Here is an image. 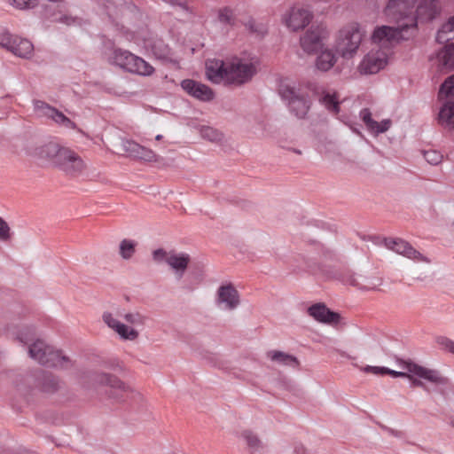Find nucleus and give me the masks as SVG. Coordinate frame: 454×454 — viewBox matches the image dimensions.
Here are the masks:
<instances>
[{"label": "nucleus", "instance_id": "09e8293b", "mask_svg": "<svg viewBox=\"0 0 454 454\" xmlns=\"http://www.w3.org/2000/svg\"><path fill=\"white\" fill-rule=\"evenodd\" d=\"M161 138H162V135H157V136L155 137V139H156V140H160Z\"/></svg>", "mask_w": 454, "mask_h": 454}, {"label": "nucleus", "instance_id": "4be33fe9", "mask_svg": "<svg viewBox=\"0 0 454 454\" xmlns=\"http://www.w3.org/2000/svg\"><path fill=\"white\" fill-rule=\"evenodd\" d=\"M432 60L435 67L441 72L454 70V43L442 47L436 52Z\"/></svg>", "mask_w": 454, "mask_h": 454}, {"label": "nucleus", "instance_id": "a19ab883", "mask_svg": "<svg viewBox=\"0 0 454 454\" xmlns=\"http://www.w3.org/2000/svg\"><path fill=\"white\" fill-rule=\"evenodd\" d=\"M10 5L18 10H28L35 7L38 0H8Z\"/></svg>", "mask_w": 454, "mask_h": 454}, {"label": "nucleus", "instance_id": "f3484780", "mask_svg": "<svg viewBox=\"0 0 454 454\" xmlns=\"http://www.w3.org/2000/svg\"><path fill=\"white\" fill-rule=\"evenodd\" d=\"M215 304L224 310H234L240 304L238 290L231 284H224L218 287L215 294Z\"/></svg>", "mask_w": 454, "mask_h": 454}, {"label": "nucleus", "instance_id": "49530a36", "mask_svg": "<svg viewBox=\"0 0 454 454\" xmlns=\"http://www.w3.org/2000/svg\"><path fill=\"white\" fill-rule=\"evenodd\" d=\"M219 20L223 23H230L232 20L233 14L229 9H223L219 12Z\"/></svg>", "mask_w": 454, "mask_h": 454}, {"label": "nucleus", "instance_id": "6e6552de", "mask_svg": "<svg viewBox=\"0 0 454 454\" xmlns=\"http://www.w3.org/2000/svg\"><path fill=\"white\" fill-rule=\"evenodd\" d=\"M406 29L401 24L397 27L379 26L372 31L370 40L373 48L387 51L391 56L392 48L404 38L403 32Z\"/></svg>", "mask_w": 454, "mask_h": 454}, {"label": "nucleus", "instance_id": "393cba45", "mask_svg": "<svg viewBox=\"0 0 454 454\" xmlns=\"http://www.w3.org/2000/svg\"><path fill=\"white\" fill-rule=\"evenodd\" d=\"M317 53L315 67L321 72L331 70L335 66L340 57L336 50L334 51L328 46H325Z\"/></svg>", "mask_w": 454, "mask_h": 454}, {"label": "nucleus", "instance_id": "2f4dec72", "mask_svg": "<svg viewBox=\"0 0 454 454\" xmlns=\"http://www.w3.org/2000/svg\"><path fill=\"white\" fill-rule=\"evenodd\" d=\"M137 246V242L133 239H124L121 240L119 244V254L121 258L125 261L130 260L136 254Z\"/></svg>", "mask_w": 454, "mask_h": 454}, {"label": "nucleus", "instance_id": "c85d7f7f", "mask_svg": "<svg viewBox=\"0 0 454 454\" xmlns=\"http://www.w3.org/2000/svg\"><path fill=\"white\" fill-rule=\"evenodd\" d=\"M438 121L445 128L454 129V101L445 100L440 108Z\"/></svg>", "mask_w": 454, "mask_h": 454}, {"label": "nucleus", "instance_id": "a878e982", "mask_svg": "<svg viewBox=\"0 0 454 454\" xmlns=\"http://www.w3.org/2000/svg\"><path fill=\"white\" fill-rule=\"evenodd\" d=\"M6 331L8 334L18 340L23 345H28L32 343L35 339V328L27 325H10L7 326Z\"/></svg>", "mask_w": 454, "mask_h": 454}, {"label": "nucleus", "instance_id": "412c9836", "mask_svg": "<svg viewBox=\"0 0 454 454\" xmlns=\"http://www.w3.org/2000/svg\"><path fill=\"white\" fill-rule=\"evenodd\" d=\"M359 115L367 131L375 137L387 132L392 126V121L390 119H384L381 121L374 120L372 113L367 108L361 110Z\"/></svg>", "mask_w": 454, "mask_h": 454}, {"label": "nucleus", "instance_id": "473e14b6", "mask_svg": "<svg viewBox=\"0 0 454 454\" xmlns=\"http://www.w3.org/2000/svg\"><path fill=\"white\" fill-rule=\"evenodd\" d=\"M454 97V74L449 76L441 85L438 98L441 101Z\"/></svg>", "mask_w": 454, "mask_h": 454}, {"label": "nucleus", "instance_id": "f704fd0d", "mask_svg": "<svg viewBox=\"0 0 454 454\" xmlns=\"http://www.w3.org/2000/svg\"><path fill=\"white\" fill-rule=\"evenodd\" d=\"M134 159L147 162H156L159 156L150 148L138 145Z\"/></svg>", "mask_w": 454, "mask_h": 454}, {"label": "nucleus", "instance_id": "e433bc0d", "mask_svg": "<svg viewBox=\"0 0 454 454\" xmlns=\"http://www.w3.org/2000/svg\"><path fill=\"white\" fill-rule=\"evenodd\" d=\"M321 102L330 111L333 113L339 112V101L335 93L325 92L321 98Z\"/></svg>", "mask_w": 454, "mask_h": 454}, {"label": "nucleus", "instance_id": "7ed1b4c3", "mask_svg": "<svg viewBox=\"0 0 454 454\" xmlns=\"http://www.w3.org/2000/svg\"><path fill=\"white\" fill-rule=\"evenodd\" d=\"M39 155L70 176L82 174L87 167L75 152L54 143L43 145L40 149Z\"/></svg>", "mask_w": 454, "mask_h": 454}, {"label": "nucleus", "instance_id": "2eb2a0df", "mask_svg": "<svg viewBox=\"0 0 454 454\" xmlns=\"http://www.w3.org/2000/svg\"><path fill=\"white\" fill-rule=\"evenodd\" d=\"M385 246L387 249L403 255L414 262L429 265L431 261L428 257L416 250L410 243L400 239H385Z\"/></svg>", "mask_w": 454, "mask_h": 454}, {"label": "nucleus", "instance_id": "4468645a", "mask_svg": "<svg viewBox=\"0 0 454 454\" xmlns=\"http://www.w3.org/2000/svg\"><path fill=\"white\" fill-rule=\"evenodd\" d=\"M34 110L39 117L51 120L62 128L67 129H77L76 124L62 112L42 100L34 101Z\"/></svg>", "mask_w": 454, "mask_h": 454}, {"label": "nucleus", "instance_id": "8fccbe9b", "mask_svg": "<svg viewBox=\"0 0 454 454\" xmlns=\"http://www.w3.org/2000/svg\"><path fill=\"white\" fill-rule=\"evenodd\" d=\"M452 426L454 427V420L452 421Z\"/></svg>", "mask_w": 454, "mask_h": 454}, {"label": "nucleus", "instance_id": "1a4fd4ad", "mask_svg": "<svg viewBox=\"0 0 454 454\" xmlns=\"http://www.w3.org/2000/svg\"><path fill=\"white\" fill-rule=\"evenodd\" d=\"M419 0H389L386 12L387 15L401 22L403 27L410 28L417 26L415 15L416 4Z\"/></svg>", "mask_w": 454, "mask_h": 454}, {"label": "nucleus", "instance_id": "f03ea898", "mask_svg": "<svg viewBox=\"0 0 454 454\" xmlns=\"http://www.w3.org/2000/svg\"><path fill=\"white\" fill-rule=\"evenodd\" d=\"M121 317L123 321L118 318V315L105 311L102 320L121 340H137L140 336L138 328L145 326L147 317L137 310L126 311Z\"/></svg>", "mask_w": 454, "mask_h": 454}, {"label": "nucleus", "instance_id": "f8f14e48", "mask_svg": "<svg viewBox=\"0 0 454 454\" xmlns=\"http://www.w3.org/2000/svg\"><path fill=\"white\" fill-rule=\"evenodd\" d=\"M389 59L387 51L372 48L362 58L357 72L362 75L375 74L388 65Z\"/></svg>", "mask_w": 454, "mask_h": 454}, {"label": "nucleus", "instance_id": "4c0bfd02", "mask_svg": "<svg viewBox=\"0 0 454 454\" xmlns=\"http://www.w3.org/2000/svg\"><path fill=\"white\" fill-rule=\"evenodd\" d=\"M423 155L425 160L430 164V165H439L443 159L442 154L436 151V150H427L423 152Z\"/></svg>", "mask_w": 454, "mask_h": 454}, {"label": "nucleus", "instance_id": "b1692460", "mask_svg": "<svg viewBox=\"0 0 454 454\" xmlns=\"http://www.w3.org/2000/svg\"><path fill=\"white\" fill-rule=\"evenodd\" d=\"M309 315L316 321L322 324H336L340 320V315L331 311L325 304L317 303L308 309Z\"/></svg>", "mask_w": 454, "mask_h": 454}, {"label": "nucleus", "instance_id": "cd10ccee", "mask_svg": "<svg viewBox=\"0 0 454 454\" xmlns=\"http://www.w3.org/2000/svg\"><path fill=\"white\" fill-rule=\"evenodd\" d=\"M266 357L272 363L282 366L295 368L299 365V361L295 356L279 350L268 351L266 353Z\"/></svg>", "mask_w": 454, "mask_h": 454}, {"label": "nucleus", "instance_id": "37998d69", "mask_svg": "<svg viewBox=\"0 0 454 454\" xmlns=\"http://www.w3.org/2000/svg\"><path fill=\"white\" fill-rule=\"evenodd\" d=\"M15 38L16 35H12L8 32H3L0 34V45L7 48L11 51Z\"/></svg>", "mask_w": 454, "mask_h": 454}, {"label": "nucleus", "instance_id": "5701e85b", "mask_svg": "<svg viewBox=\"0 0 454 454\" xmlns=\"http://www.w3.org/2000/svg\"><path fill=\"white\" fill-rule=\"evenodd\" d=\"M190 262L191 256L189 254L171 250L168 266L177 278H182L185 274Z\"/></svg>", "mask_w": 454, "mask_h": 454}, {"label": "nucleus", "instance_id": "ddd939ff", "mask_svg": "<svg viewBox=\"0 0 454 454\" xmlns=\"http://www.w3.org/2000/svg\"><path fill=\"white\" fill-rule=\"evenodd\" d=\"M146 35H137L134 37V42L138 46L145 49L148 53H151L156 59H168L171 56L169 47L164 43L161 39L153 37L152 35L145 33Z\"/></svg>", "mask_w": 454, "mask_h": 454}, {"label": "nucleus", "instance_id": "c9c22d12", "mask_svg": "<svg viewBox=\"0 0 454 454\" xmlns=\"http://www.w3.org/2000/svg\"><path fill=\"white\" fill-rule=\"evenodd\" d=\"M240 437L245 441L248 448L255 451L262 448V442L259 437L250 430H244L240 433Z\"/></svg>", "mask_w": 454, "mask_h": 454}, {"label": "nucleus", "instance_id": "0eeeda50", "mask_svg": "<svg viewBox=\"0 0 454 454\" xmlns=\"http://www.w3.org/2000/svg\"><path fill=\"white\" fill-rule=\"evenodd\" d=\"M113 61L125 71L141 76H150L154 73L153 66L144 59L126 50H114L113 52Z\"/></svg>", "mask_w": 454, "mask_h": 454}, {"label": "nucleus", "instance_id": "f257e3e1", "mask_svg": "<svg viewBox=\"0 0 454 454\" xmlns=\"http://www.w3.org/2000/svg\"><path fill=\"white\" fill-rule=\"evenodd\" d=\"M259 60L251 56H234L206 62V77L215 84L241 86L256 74Z\"/></svg>", "mask_w": 454, "mask_h": 454}, {"label": "nucleus", "instance_id": "ea45409f", "mask_svg": "<svg viewBox=\"0 0 454 454\" xmlns=\"http://www.w3.org/2000/svg\"><path fill=\"white\" fill-rule=\"evenodd\" d=\"M137 143H136L133 140L129 139H121V150L127 154V156L133 158L135 157V154L137 152V149L138 148Z\"/></svg>", "mask_w": 454, "mask_h": 454}, {"label": "nucleus", "instance_id": "7c9ffc66", "mask_svg": "<svg viewBox=\"0 0 454 454\" xmlns=\"http://www.w3.org/2000/svg\"><path fill=\"white\" fill-rule=\"evenodd\" d=\"M199 133L203 139L210 143L221 145L224 142V134L213 127L201 126L199 128Z\"/></svg>", "mask_w": 454, "mask_h": 454}, {"label": "nucleus", "instance_id": "bb28decb", "mask_svg": "<svg viewBox=\"0 0 454 454\" xmlns=\"http://www.w3.org/2000/svg\"><path fill=\"white\" fill-rule=\"evenodd\" d=\"M440 12L437 0H419L416 4L415 15L417 20H433Z\"/></svg>", "mask_w": 454, "mask_h": 454}, {"label": "nucleus", "instance_id": "20e7f679", "mask_svg": "<svg viewBox=\"0 0 454 454\" xmlns=\"http://www.w3.org/2000/svg\"><path fill=\"white\" fill-rule=\"evenodd\" d=\"M366 33L359 23L351 22L342 26L336 33L334 48L344 59L355 58L365 39Z\"/></svg>", "mask_w": 454, "mask_h": 454}, {"label": "nucleus", "instance_id": "de8ad7c7", "mask_svg": "<svg viewBox=\"0 0 454 454\" xmlns=\"http://www.w3.org/2000/svg\"><path fill=\"white\" fill-rule=\"evenodd\" d=\"M361 370L366 373H372L375 375H384L386 367L367 365L365 367H363Z\"/></svg>", "mask_w": 454, "mask_h": 454}, {"label": "nucleus", "instance_id": "79ce46f5", "mask_svg": "<svg viewBox=\"0 0 454 454\" xmlns=\"http://www.w3.org/2000/svg\"><path fill=\"white\" fill-rule=\"evenodd\" d=\"M171 254V251H167L163 248H158L153 251L152 257L153 261L156 264H161L163 262L168 264V258Z\"/></svg>", "mask_w": 454, "mask_h": 454}, {"label": "nucleus", "instance_id": "9b49d317", "mask_svg": "<svg viewBox=\"0 0 454 454\" xmlns=\"http://www.w3.org/2000/svg\"><path fill=\"white\" fill-rule=\"evenodd\" d=\"M281 95L295 116L304 118L307 115L310 108V101L302 87L286 86L282 89Z\"/></svg>", "mask_w": 454, "mask_h": 454}, {"label": "nucleus", "instance_id": "6ab92c4d", "mask_svg": "<svg viewBox=\"0 0 454 454\" xmlns=\"http://www.w3.org/2000/svg\"><path fill=\"white\" fill-rule=\"evenodd\" d=\"M96 380L102 385L109 387L111 395L115 399H122L128 394L133 392L130 385L112 374L99 373L97 375Z\"/></svg>", "mask_w": 454, "mask_h": 454}, {"label": "nucleus", "instance_id": "9d476101", "mask_svg": "<svg viewBox=\"0 0 454 454\" xmlns=\"http://www.w3.org/2000/svg\"><path fill=\"white\" fill-rule=\"evenodd\" d=\"M330 29L325 24L312 26L300 38L301 48L308 54H315L326 46Z\"/></svg>", "mask_w": 454, "mask_h": 454}, {"label": "nucleus", "instance_id": "c756f323", "mask_svg": "<svg viewBox=\"0 0 454 454\" xmlns=\"http://www.w3.org/2000/svg\"><path fill=\"white\" fill-rule=\"evenodd\" d=\"M20 58H30L34 52V45L30 41L16 35L11 51Z\"/></svg>", "mask_w": 454, "mask_h": 454}, {"label": "nucleus", "instance_id": "423d86ee", "mask_svg": "<svg viewBox=\"0 0 454 454\" xmlns=\"http://www.w3.org/2000/svg\"><path fill=\"white\" fill-rule=\"evenodd\" d=\"M28 355L37 363L48 366L66 368L70 364L68 357L42 339H35L29 344Z\"/></svg>", "mask_w": 454, "mask_h": 454}, {"label": "nucleus", "instance_id": "dca6fc26", "mask_svg": "<svg viewBox=\"0 0 454 454\" xmlns=\"http://www.w3.org/2000/svg\"><path fill=\"white\" fill-rule=\"evenodd\" d=\"M385 246L387 249L403 255L414 262L429 265L431 261L428 257L416 250L410 243L400 239H385Z\"/></svg>", "mask_w": 454, "mask_h": 454}, {"label": "nucleus", "instance_id": "c03bdc74", "mask_svg": "<svg viewBox=\"0 0 454 454\" xmlns=\"http://www.w3.org/2000/svg\"><path fill=\"white\" fill-rule=\"evenodd\" d=\"M11 239L10 227L7 223L0 217V239L7 241Z\"/></svg>", "mask_w": 454, "mask_h": 454}, {"label": "nucleus", "instance_id": "58836bf2", "mask_svg": "<svg viewBox=\"0 0 454 454\" xmlns=\"http://www.w3.org/2000/svg\"><path fill=\"white\" fill-rule=\"evenodd\" d=\"M437 345L439 346L440 349L448 352L454 356V340L445 337V336H439L435 340Z\"/></svg>", "mask_w": 454, "mask_h": 454}, {"label": "nucleus", "instance_id": "a18cd8bd", "mask_svg": "<svg viewBox=\"0 0 454 454\" xmlns=\"http://www.w3.org/2000/svg\"><path fill=\"white\" fill-rule=\"evenodd\" d=\"M59 385V381L55 378H51L45 380L43 385V390L45 392H53L55 391Z\"/></svg>", "mask_w": 454, "mask_h": 454}, {"label": "nucleus", "instance_id": "39448f33", "mask_svg": "<svg viewBox=\"0 0 454 454\" xmlns=\"http://www.w3.org/2000/svg\"><path fill=\"white\" fill-rule=\"evenodd\" d=\"M405 372H397L386 367L384 374H389L394 378H407L415 386H422L421 380H427L434 385H446L448 378L444 377L439 371L427 368L412 362H404Z\"/></svg>", "mask_w": 454, "mask_h": 454}, {"label": "nucleus", "instance_id": "a211bd4d", "mask_svg": "<svg viewBox=\"0 0 454 454\" xmlns=\"http://www.w3.org/2000/svg\"><path fill=\"white\" fill-rule=\"evenodd\" d=\"M312 18L313 14L309 9L295 6L285 15L284 21L289 29L298 31L305 28L310 23Z\"/></svg>", "mask_w": 454, "mask_h": 454}, {"label": "nucleus", "instance_id": "aec40b11", "mask_svg": "<svg viewBox=\"0 0 454 454\" xmlns=\"http://www.w3.org/2000/svg\"><path fill=\"white\" fill-rule=\"evenodd\" d=\"M182 89L198 100L208 102L214 99L215 93L211 88L200 82L185 79L181 82Z\"/></svg>", "mask_w": 454, "mask_h": 454}, {"label": "nucleus", "instance_id": "72a5a7b5", "mask_svg": "<svg viewBox=\"0 0 454 454\" xmlns=\"http://www.w3.org/2000/svg\"><path fill=\"white\" fill-rule=\"evenodd\" d=\"M450 34H454V15L451 16L439 29L436 39L439 43L450 40Z\"/></svg>", "mask_w": 454, "mask_h": 454}]
</instances>
